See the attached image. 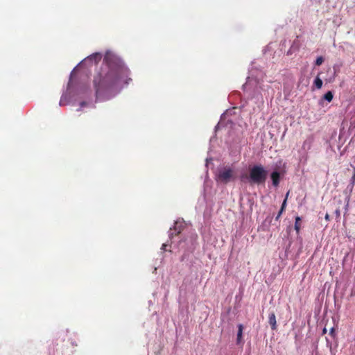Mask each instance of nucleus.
<instances>
[{
    "mask_svg": "<svg viewBox=\"0 0 355 355\" xmlns=\"http://www.w3.org/2000/svg\"><path fill=\"white\" fill-rule=\"evenodd\" d=\"M104 62L108 67L106 72L101 71L94 77V85L96 94L115 87L128 85L132 80L129 78L130 70L116 55L107 52Z\"/></svg>",
    "mask_w": 355,
    "mask_h": 355,
    "instance_id": "obj_1",
    "label": "nucleus"
},
{
    "mask_svg": "<svg viewBox=\"0 0 355 355\" xmlns=\"http://www.w3.org/2000/svg\"><path fill=\"white\" fill-rule=\"evenodd\" d=\"M267 178V171L261 165L254 166L250 170L249 180L251 184H264Z\"/></svg>",
    "mask_w": 355,
    "mask_h": 355,
    "instance_id": "obj_2",
    "label": "nucleus"
},
{
    "mask_svg": "<svg viewBox=\"0 0 355 355\" xmlns=\"http://www.w3.org/2000/svg\"><path fill=\"white\" fill-rule=\"evenodd\" d=\"M233 177V171L230 168H225L218 173V179L224 183L230 182Z\"/></svg>",
    "mask_w": 355,
    "mask_h": 355,
    "instance_id": "obj_3",
    "label": "nucleus"
},
{
    "mask_svg": "<svg viewBox=\"0 0 355 355\" xmlns=\"http://www.w3.org/2000/svg\"><path fill=\"white\" fill-rule=\"evenodd\" d=\"M268 322L272 330L277 329V321L275 313H271L268 317Z\"/></svg>",
    "mask_w": 355,
    "mask_h": 355,
    "instance_id": "obj_4",
    "label": "nucleus"
},
{
    "mask_svg": "<svg viewBox=\"0 0 355 355\" xmlns=\"http://www.w3.org/2000/svg\"><path fill=\"white\" fill-rule=\"evenodd\" d=\"M271 179L272 181V184L275 187H277L279 184L280 181V174L277 171H274L271 173Z\"/></svg>",
    "mask_w": 355,
    "mask_h": 355,
    "instance_id": "obj_5",
    "label": "nucleus"
},
{
    "mask_svg": "<svg viewBox=\"0 0 355 355\" xmlns=\"http://www.w3.org/2000/svg\"><path fill=\"white\" fill-rule=\"evenodd\" d=\"M243 329V324H240L238 325V332H237V338H236L237 343H239L242 339Z\"/></svg>",
    "mask_w": 355,
    "mask_h": 355,
    "instance_id": "obj_6",
    "label": "nucleus"
},
{
    "mask_svg": "<svg viewBox=\"0 0 355 355\" xmlns=\"http://www.w3.org/2000/svg\"><path fill=\"white\" fill-rule=\"evenodd\" d=\"M301 220L302 219L300 216L295 217V230H296L297 234L300 232L301 228Z\"/></svg>",
    "mask_w": 355,
    "mask_h": 355,
    "instance_id": "obj_7",
    "label": "nucleus"
},
{
    "mask_svg": "<svg viewBox=\"0 0 355 355\" xmlns=\"http://www.w3.org/2000/svg\"><path fill=\"white\" fill-rule=\"evenodd\" d=\"M182 226H183L182 223H178V222L175 223L173 229L175 231H177V234H178L181 232Z\"/></svg>",
    "mask_w": 355,
    "mask_h": 355,
    "instance_id": "obj_8",
    "label": "nucleus"
},
{
    "mask_svg": "<svg viewBox=\"0 0 355 355\" xmlns=\"http://www.w3.org/2000/svg\"><path fill=\"white\" fill-rule=\"evenodd\" d=\"M334 95L331 91L327 92L323 96V98L328 102H331L333 99Z\"/></svg>",
    "mask_w": 355,
    "mask_h": 355,
    "instance_id": "obj_9",
    "label": "nucleus"
},
{
    "mask_svg": "<svg viewBox=\"0 0 355 355\" xmlns=\"http://www.w3.org/2000/svg\"><path fill=\"white\" fill-rule=\"evenodd\" d=\"M314 85L318 88L320 89L322 86V80L320 78L317 76L314 80Z\"/></svg>",
    "mask_w": 355,
    "mask_h": 355,
    "instance_id": "obj_10",
    "label": "nucleus"
},
{
    "mask_svg": "<svg viewBox=\"0 0 355 355\" xmlns=\"http://www.w3.org/2000/svg\"><path fill=\"white\" fill-rule=\"evenodd\" d=\"M89 58L90 60H95V62H99V61L101 60V54H100V53H94V54H92V55H90V56L89 57Z\"/></svg>",
    "mask_w": 355,
    "mask_h": 355,
    "instance_id": "obj_11",
    "label": "nucleus"
},
{
    "mask_svg": "<svg viewBox=\"0 0 355 355\" xmlns=\"http://www.w3.org/2000/svg\"><path fill=\"white\" fill-rule=\"evenodd\" d=\"M288 194H289V192H288L286 195V198L284 200L283 202H282V207H281V210L282 211H284L285 208H286V202H287V198H288Z\"/></svg>",
    "mask_w": 355,
    "mask_h": 355,
    "instance_id": "obj_12",
    "label": "nucleus"
},
{
    "mask_svg": "<svg viewBox=\"0 0 355 355\" xmlns=\"http://www.w3.org/2000/svg\"><path fill=\"white\" fill-rule=\"evenodd\" d=\"M323 62H324V58L322 56H319L317 58L315 64L317 66H320L322 64Z\"/></svg>",
    "mask_w": 355,
    "mask_h": 355,
    "instance_id": "obj_13",
    "label": "nucleus"
},
{
    "mask_svg": "<svg viewBox=\"0 0 355 355\" xmlns=\"http://www.w3.org/2000/svg\"><path fill=\"white\" fill-rule=\"evenodd\" d=\"M353 175L352 177L351 181L353 184L355 183V166L353 167Z\"/></svg>",
    "mask_w": 355,
    "mask_h": 355,
    "instance_id": "obj_14",
    "label": "nucleus"
},
{
    "mask_svg": "<svg viewBox=\"0 0 355 355\" xmlns=\"http://www.w3.org/2000/svg\"><path fill=\"white\" fill-rule=\"evenodd\" d=\"M335 215L337 219H339L340 217V211L339 209H336Z\"/></svg>",
    "mask_w": 355,
    "mask_h": 355,
    "instance_id": "obj_15",
    "label": "nucleus"
},
{
    "mask_svg": "<svg viewBox=\"0 0 355 355\" xmlns=\"http://www.w3.org/2000/svg\"><path fill=\"white\" fill-rule=\"evenodd\" d=\"M283 211H282L281 209L279 210V213H278V214H277V216L276 217V220H278L279 218V217L281 216V215H282Z\"/></svg>",
    "mask_w": 355,
    "mask_h": 355,
    "instance_id": "obj_16",
    "label": "nucleus"
},
{
    "mask_svg": "<svg viewBox=\"0 0 355 355\" xmlns=\"http://www.w3.org/2000/svg\"><path fill=\"white\" fill-rule=\"evenodd\" d=\"M324 218L326 220L329 221L330 220V216L328 214H326Z\"/></svg>",
    "mask_w": 355,
    "mask_h": 355,
    "instance_id": "obj_17",
    "label": "nucleus"
},
{
    "mask_svg": "<svg viewBox=\"0 0 355 355\" xmlns=\"http://www.w3.org/2000/svg\"><path fill=\"white\" fill-rule=\"evenodd\" d=\"M84 105H85V102H82L81 103V105L83 106Z\"/></svg>",
    "mask_w": 355,
    "mask_h": 355,
    "instance_id": "obj_18",
    "label": "nucleus"
},
{
    "mask_svg": "<svg viewBox=\"0 0 355 355\" xmlns=\"http://www.w3.org/2000/svg\"><path fill=\"white\" fill-rule=\"evenodd\" d=\"M173 235V232L170 233V236Z\"/></svg>",
    "mask_w": 355,
    "mask_h": 355,
    "instance_id": "obj_19",
    "label": "nucleus"
},
{
    "mask_svg": "<svg viewBox=\"0 0 355 355\" xmlns=\"http://www.w3.org/2000/svg\"><path fill=\"white\" fill-rule=\"evenodd\" d=\"M333 331H334V329L332 328V329H331V333H332Z\"/></svg>",
    "mask_w": 355,
    "mask_h": 355,
    "instance_id": "obj_20",
    "label": "nucleus"
}]
</instances>
